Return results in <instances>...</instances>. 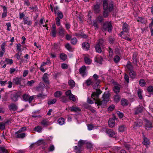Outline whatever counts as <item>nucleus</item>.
Masks as SVG:
<instances>
[{
	"label": "nucleus",
	"mask_w": 153,
	"mask_h": 153,
	"mask_svg": "<svg viewBox=\"0 0 153 153\" xmlns=\"http://www.w3.org/2000/svg\"><path fill=\"white\" fill-rule=\"evenodd\" d=\"M108 0H102V5L104 10L103 16L105 18H106L108 16L109 13L111 12L113 9V2H108Z\"/></svg>",
	"instance_id": "f257e3e1"
},
{
	"label": "nucleus",
	"mask_w": 153,
	"mask_h": 153,
	"mask_svg": "<svg viewBox=\"0 0 153 153\" xmlns=\"http://www.w3.org/2000/svg\"><path fill=\"white\" fill-rule=\"evenodd\" d=\"M100 80H98L97 81H96L95 83L93 85V88L96 89V91L93 92L91 95L92 98H98L99 95L102 93V91L98 88L101 87L100 85Z\"/></svg>",
	"instance_id": "f03ea898"
},
{
	"label": "nucleus",
	"mask_w": 153,
	"mask_h": 153,
	"mask_svg": "<svg viewBox=\"0 0 153 153\" xmlns=\"http://www.w3.org/2000/svg\"><path fill=\"white\" fill-rule=\"evenodd\" d=\"M113 29V26L111 22L107 21L104 23L102 27V30L103 31H108L109 33L112 32Z\"/></svg>",
	"instance_id": "7ed1b4c3"
},
{
	"label": "nucleus",
	"mask_w": 153,
	"mask_h": 153,
	"mask_svg": "<svg viewBox=\"0 0 153 153\" xmlns=\"http://www.w3.org/2000/svg\"><path fill=\"white\" fill-rule=\"evenodd\" d=\"M94 100H96V102H95L96 104H97L98 106L101 105L102 108H104L107 105V103L108 101L106 100H104L101 101L100 99L98 98H97L96 97L92 98Z\"/></svg>",
	"instance_id": "20e7f679"
},
{
	"label": "nucleus",
	"mask_w": 153,
	"mask_h": 153,
	"mask_svg": "<svg viewBox=\"0 0 153 153\" xmlns=\"http://www.w3.org/2000/svg\"><path fill=\"white\" fill-rule=\"evenodd\" d=\"M86 142L83 140H80L78 143V146H75L74 147V150L77 152H80L81 151L82 147L85 144Z\"/></svg>",
	"instance_id": "39448f33"
},
{
	"label": "nucleus",
	"mask_w": 153,
	"mask_h": 153,
	"mask_svg": "<svg viewBox=\"0 0 153 153\" xmlns=\"http://www.w3.org/2000/svg\"><path fill=\"white\" fill-rule=\"evenodd\" d=\"M19 96V92L15 91L11 94L10 98L12 101L16 102L17 101Z\"/></svg>",
	"instance_id": "423d86ee"
},
{
	"label": "nucleus",
	"mask_w": 153,
	"mask_h": 153,
	"mask_svg": "<svg viewBox=\"0 0 153 153\" xmlns=\"http://www.w3.org/2000/svg\"><path fill=\"white\" fill-rule=\"evenodd\" d=\"M100 4L97 2L96 4L94 5L93 7L94 12L95 13H98L100 11Z\"/></svg>",
	"instance_id": "0eeeda50"
},
{
	"label": "nucleus",
	"mask_w": 153,
	"mask_h": 153,
	"mask_svg": "<svg viewBox=\"0 0 153 153\" xmlns=\"http://www.w3.org/2000/svg\"><path fill=\"white\" fill-rule=\"evenodd\" d=\"M36 145L37 146H39L41 145H43V146L42 147V149H45L47 148V146L46 145V143L43 140H38L36 143H35Z\"/></svg>",
	"instance_id": "6e6552de"
},
{
	"label": "nucleus",
	"mask_w": 153,
	"mask_h": 153,
	"mask_svg": "<svg viewBox=\"0 0 153 153\" xmlns=\"http://www.w3.org/2000/svg\"><path fill=\"white\" fill-rule=\"evenodd\" d=\"M143 107L142 106H140V105L137 106L135 108L134 114L136 115L141 113L143 111Z\"/></svg>",
	"instance_id": "1a4fd4ad"
},
{
	"label": "nucleus",
	"mask_w": 153,
	"mask_h": 153,
	"mask_svg": "<svg viewBox=\"0 0 153 153\" xmlns=\"http://www.w3.org/2000/svg\"><path fill=\"white\" fill-rule=\"evenodd\" d=\"M146 123H145V128L148 130H149L153 127L152 124L150 121L149 120H146Z\"/></svg>",
	"instance_id": "9d476101"
},
{
	"label": "nucleus",
	"mask_w": 153,
	"mask_h": 153,
	"mask_svg": "<svg viewBox=\"0 0 153 153\" xmlns=\"http://www.w3.org/2000/svg\"><path fill=\"white\" fill-rule=\"evenodd\" d=\"M106 133L108 134L110 137H112L115 135L114 131L111 129L107 128L105 130Z\"/></svg>",
	"instance_id": "9b49d317"
},
{
	"label": "nucleus",
	"mask_w": 153,
	"mask_h": 153,
	"mask_svg": "<svg viewBox=\"0 0 153 153\" xmlns=\"http://www.w3.org/2000/svg\"><path fill=\"white\" fill-rule=\"evenodd\" d=\"M115 124L114 119L111 118H109L108 121V125L109 127L111 128H112L114 126Z\"/></svg>",
	"instance_id": "f8f14e48"
},
{
	"label": "nucleus",
	"mask_w": 153,
	"mask_h": 153,
	"mask_svg": "<svg viewBox=\"0 0 153 153\" xmlns=\"http://www.w3.org/2000/svg\"><path fill=\"white\" fill-rule=\"evenodd\" d=\"M82 47L86 51L89 50L90 48V45L87 42H85L82 44Z\"/></svg>",
	"instance_id": "ddd939ff"
},
{
	"label": "nucleus",
	"mask_w": 153,
	"mask_h": 153,
	"mask_svg": "<svg viewBox=\"0 0 153 153\" xmlns=\"http://www.w3.org/2000/svg\"><path fill=\"white\" fill-rule=\"evenodd\" d=\"M137 54L136 53H134L132 56L133 62L136 65H137Z\"/></svg>",
	"instance_id": "4468645a"
},
{
	"label": "nucleus",
	"mask_w": 153,
	"mask_h": 153,
	"mask_svg": "<svg viewBox=\"0 0 153 153\" xmlns=\"http://www.w3.org/2000/svg\"><path fill=\"white\" fill-rule=\"evenodd\" d=\"M29 18L27 16L25 18H24L23 22L25 25H30L32 24V22L30 20H28Z\"/></svg>",
	"instance_id": "2eb2a0df"
},
{
	"label": "nucleus",
	"mask_w": 153,
	"mask_h": 153,
	"mask_svg": "<svg viewBox=\"0 0 153 153\" xmlns=\"http://www.w3.org/2000/svg\"><path fill=\"white\" fill-rule=\"evenodd\" d=\"M70 108L71 111L76 112L77 111H81V109L79 108L78 107H75L74 105L71 107Z\"/></svg>",
	"instance_id": "dca6fc26"
},
{
	"label": "nucleus",
	"mask_w": 153,
	"mask_h": 153,
	"mask_svg": "<svg viewBox=\"0 0 153 153\" xmlns=\"http://www.w3.org/2000/svg\"><path fill=\"white\" fill-rule=\"evenodd\" d=\"M110 95L109 93H106V92H105L102 95L103 99L106 100L108 102V101Z\"/></svg>",
	"instance_id": "f3484780"
},
{
	"label": "nucleus",
	"mask_w": 153,
	"mask_h": 153,
	"mask_svg": "<svg viewBox=\"0 0 153 153\" xmlns=\"http://www.w3.org/2000/svg\"><path fill=\"white\" fill-rule=\"evenodd\" d=\"M65 30L62 27H60L59 28L58 33L60 36H63L65 34Z\"/></svg>",
	"instance_id": "a211bd4d"
},
{
	"label": "nucleus",
	"mask_w": 153,
	"mask_h": 153,
	"mask_svg": "<svg viewBox=\"0 0 153 153\" xmlns=\"http://www.w3.org/2000/svg\"><path fill=\"white\" fill-rule=\"evenodd\" d=\"M9 109L10 110H12L15 111L17 109V106L14 103H12L9 106Z\"/></svg>",
	"instance_id": "6ab92c4d"
},
{
	"label": "nucleus",
	"mask_w": 153,
	"mask_h": 153,
	"mask_svg": "<svg viewBox=\"0 0 153 153\" xmlns=\"http://www.w3.org/2000/svg\"><path fill=\"white\" fill-rule=\"evenodd\" d=\"M102 58L100 56L98 57H96L94 59L95 62L100 64H102Z\"/></svg>",
	"instance_id": "aec40b11"
},
{
	"label": "nucleus",
	"mask_w": 153,
	"mask_h": 153,
	"mask_svg": "<svg viewBox=\"0 0 153 153\" xmlns=\"http://www.w3.org/2000/svg\"><path fill=\"white\" fill-rule=\"evenodd\" d=\"M48 74L45 73L44 74L43 77L42 78L43 81L46 83H49V81L48 80Z\"/></svg>",
	"instance_id": "412c9836"
},
{
	"label": "nucleus",
	"mask_w": 153,
	"mask_h": 153,
	"mask_svg": "<svg viewBox=\"0 0 153 153\" xmlns=\"http://www.w3.org/2000/svg\"><path fill=\"white\" fill-rule=\"evenodd\" d=\"M99 44H97L95 46V48L97 52L99 53H101L102 52L101 46Z\"/></svg>",
	"instance_id": "4be33fe9"
},
{
	"label": "nucleus",
	"mask_w": 153,
	"mask_h": 153,
	"mask_svg": "<svg viewBox=\"0 0 153 153\" xmlns=\"http://www.w3.org/2000/svg\"><path fill=\"white\" fill-rule=\"evenodd\" d=\"M128 25L126 23L123 24L122 27V30L123 31L125 32H128Z\"/></svg>",
	"instance_id": "5701e85b"
},
{
	"label": "nucleus",
	"mask_w": 153,
	"mask_h": 153,
	"mask_svg": "<svg viewBox=\"0 0 153 153\" xmlns=\"http://www.w3.org/2000/svg\"><path fill=\"white\" fill-rule=\"evenodd\" d=\"M3 9V12L2 14V18L5 17L7 16V8L6 7L4 6H1Z\"/></svg>",
	"instance_id": "b1692460"
},
{
	"label": "nucleus",
	"mask_w": 153,
	"mask_h": 153,
	"mask_svg": "<svg viewBox=\"0 0 153 153\" xmlns=\"http://www.w3.org/2000/svg\"><path fill=\"white\" fill-rule=\"evenodd\" d=\"M143 144L147 145H149L150 144V142L149 141V140L147 137H144L143 138Z\"/></svg>",
	"instance_id": "393cba45"
},
{
	"label": "nucleus",
	"mask_w": 153,
	"mask_h": 153,
	"mask_svg": "<svg viewBox=\"0 0 153 153\" xmlns=\"http://www.w3.org/2000/svg\"><path fill=\"white\" fill-rule=\"evenodd\" d=\"M59 57L60 59L63 61H65L67 59V55L64 53H61L60 54Z\"/></svg>",
	"instance_id": "a878e982"
},
{
	"label": "nucleus",
	"mask_w": 153,
	"mask_h": 153,
	"mask_svg": "<svg viewBox=\"0 0 153 153\" xmlns=\"http://www.w3.org/2000/svg\"><path fill=\"white\" fill-rule=\"evenodd\" d=\"M86 69V67L85 65L82 66L80 68L79 70V72L80 74H84L85 71Z\"/></svg>",
	"instance_id": "bb28decb"
},
{
	"label": "nucleus",
	"mask_w": 153,
	"mask_h": 153,
	"mask_svg": "<svg viewBox=\"0 0 153 153\" xmlns=\"http://www.w3.org/2000/svg\"><path fill=\"white\" fill-rule=\"evenodd\" d=\"M120 88L118 86H115L113 88V91L116 94H118L120 92Z\"/></svg>",
	"instance_id": "cd10ccee"
},
{
	"label": "nucleus",
	"mask_w": 153,
	"mask_h": 153,
	"mask_svg": "<svg viewBox=\"0 0 153 153\" xmlns=\"http://www.w3.org/2000/svg\"><path fill=\"white\" fill-rule=\"evenodd\" d=\"M68 85L70 86L71 88H73L75 86V82L73 80L70 79L68 82Z\"/></svg>",
	"instance_id": "c85d7f7f"
},
{
	"label": "nucleus",
	"mask_w": 153,
	"mask_h": 153,
	"mask_svg": "<svg viewBox=\"0 0 153 153\" xmlns=\"http://www.w3.org/2000/svg\"><path fill=\"white\" fill-rule=\"evenodd\" d=\"M41 124L43 126H47L49 125V122L46 119H44L42 121Z\"/></svg>",
	"instance_id": "c756f323"
},
{
	"label": "nucleus",
	"mask_w": 153,
	"mask_h": 153,
	"mask_svg": "<svg viewBox=\"0 0 153 153\" xmlns=\"http://www.w3.org/2000/svg\"><path fill=\"white\" fill-rule=\"evenodd\" d=\"M121 105L123 106L127 105L128 104V101L125 99H123L121 102Z\"/></svg>",
	"instance_id": "7c9ffc66"
},
{
	"label": "nucleus",
	"mask_w": 153,
	"mask_h": 153,
	"mask_svg": "<svg viewBox=\"0 0 153 153\" xmlns=\"http://www.w3.org/2000/svg\"><path fill=\"white\" fill-rule=\"evenodd\" d=\"M129 74L131 78L132 79L135 78L136 75V73L133 70L130 71Z\"/></svg>",
	"instance_id": "2f4dec72"
},
{
	"label": "nucleus",
	"mask_w": 153,
	"mask_h": 153,
	"mask_svg": "<svg viewBox=\"0 0 153 153\" xmlns=\"http://www.w3.org/2000/svg\"><path fill=\"white\" fill-rule=\"evenodd\" d=\"M30 96L29 94H25L22 96L23 100L25 101H28V100Z\"/></svg>",
	"instance_id": "473e14b6"
},
{
	"label": "nucleus",
	"mask_w": 153,
	"mask_h": 153,
	"mask_svg": "<svg viewBox=\"0 0 153 153\" xmlns=\"http://www.w3.org/2000/svg\"><path fill=\"white\" fill-rule=\"evenodd\" d=\"M147 90V91L151 94H153V86L150 85L148 87Z\"/></svg>",
	"instance_id": "72a5a7b5"
},
{
	"label": "nucleus",
	"mask_w": 153,
	"mask_h": 153,
	"mask_svg": "<svg viewBox=\"0 0 153 153\" xmlns=\"http://www.w3.org/2000/svg\"><path fill=\"white\" fill-rule=\"evenodd\" d=\"M153 25V19L152 20L151 22L149 25V27L150 28L151 35L152 36H153V29L152 27Z\"/></svg>",
	"instance_id": "f704fd0d"
},
{
	"label": "nucleus",
	"mask_w": 153,
	"mask_h": 153,
	"mask_svg": "<svg viewBox=\"0 0 153 153\" xmlns=\"http://www.w3.org/2000/svg\"><path fill=\"white\" fill-rule=\"evenodd\" d=\"M33 130L35 131L40 132L42 130V127L39 126H37L34 128Z\"/></svg>",
	"instance_id": "c9c22d12"
},
{
	"label": "nucleus",
	"mask_w": 153,
	"mask_h": 153,
	"mask_svg": "<svg viewBox=\"0 0 153 153\" xmlns=\"http://www.w3.org/2000/svg\"><path fill=\"white\" fill-rule=\"evenodd\" d=\"M139 84L141 86H144L146 84L145 81L143 79H141L140 80Z\"/></svg>",
	"instance_id": "e433bc0d"
},
{
	"label": "nucleus",
	"mask_w": 153,
	"mask_h": 153,
	"mask_svg": "<svg viewBox=\"0 0 153 153\" xmlns=\"http://www.w3.org/2000/svg\"><path fill=\"white\" fill-rule=\"evenodd\" d=\"M62 94V93L61 92L59 91H57L56 92L54 93V96L56 97H59Z\"/></svg>",
	"instance_id": "4c0bfd02"
},
{
	"label": "nucleus",
	"mask_w": 153,
	"mask_h": 153,
	"mask_svg": "<svg viewBox=\"0 0 153 153\" xmlns=\"http://www.w3.org/2000/svg\"><path fill=\"white\" fill-rule=\"evenodd\" d=\"M13 84L18 85L19 84V78L18 77H16L13 79Z\"/></svg>",
	"instance_id": "58836bf2"
},
{
	"label": "nucleus",
	"mask_w": 153,
	"mask_h": 153,
	"mask_svg": "<svg viewBox=\"0 0 153 153\" xmlns=\"http://www.w3.org/2000/svg\"><path fill=\"white\" fill-rule=\"evenodd\" d=\"M64 118L61 117L58 120V122L60 125H62L64 123Z\"/></svg>",
	"instance_id": "ea45409f"
},
{
	"label": "nucleus",
	"mask_w": 153,
	"mask_h": 153,
	"mask_svg": "<svg viewBox=\"0 0 153 153\" xmlns=\"http://www.w3.org/2000/svg\"><path fill=\"white\" fill-rule=\"evenodd\" d=\"M114 101L117 103L118 102L120 99V96L118 95H116L114 96Z\"/></svg>",
	"instance_id": "a19ab883"
},
{
	"label": "nucleus",
	"mask_w": 153,
	"mask_h": 153,
	"mask_svg": "<svg viewBox=\"0 0 153 153\" xmlns=\"http://www.w3.org/2000/svg\"><path fill=\"white\" fill-rule=\"evenodd\" d=\"M142 91H141L140 89H138L137 91V94L138 95V97L141 100L143 99V97L142 95Z\"/></svg>",
	"instance_id": "79ce46f5"
},
{
	"label": "nucleus",
	"mask_w": 153,
	"mask_h": 153,
	"mask_svg": "<svg viewBox=\"0 0 153 153\" xmlns=\"http://www.w3.org/2000/svg\"><path fill=\"white\" fill-rule=\"evenodd\" d=\"M84 61L85 63L88 65H89L91 63L90 59L87 57L86 56L85 57Z\"/></svg>",
	"instance_id": "37998d69"
},
{
	"label": "nucleus",
	"mask_w": 153,
	"mask_h": 153,
	"mask_svg": "<svg viewBox=\"0 0 153 153\" xmlns=\"http://www.w3.org/2000/svg\"><path fill=\"white\" fill-rule=\"evenodd\" d=\"M68 100V98L66 97L63 96L60 98V101L64 103H66Z\"/></svg>",
	"instance_id": "c03bdc74"
},
{
	"label": "nucleus",
	"mask_w": 153,
	"mask_h": 153,
	"mask_svg": "<svg viewBox=\"0 0 153 153\" xmlns=\"http://www.w3.org/2000/svg\"><path fill=\"white\" fill-rule=\"evenodd\" d=\"M120 59V57L118 55L115 56L114 58V62L116 63H117L119 62Z\"/></svg>",
	"instance_id": "a18cd8bd"
},
{
	"label": "nucleus",
	"mask_w": 153,
	"mask_h": 153,
	"mask_svg": "<svg viewBox=\"0 0 153 153\" xmlns=\"http://www.w3.org/2000/svg\"><path fill=\"white\" fill-rule=\"evenodd\" d=\"M141 126V123L140 122H138V121H137L136 122H134V127H140Z\"/></svg>",
	"instance_id": "49530a36"
},
{
	"label": "nucleus",
	"mask_w": 153,
	"mask_h": 153,
	"mask_svg": "<svg viewBox=\"0 0 153 153\" xmlns=\"http://www.w3.org/2000/svg\"><path fill=\"white\" fill-rule=\"evenodd\" d=\"M0 153H8V152L7 150L4 147L0 148Z\"/></svg>",
	"instance_id": "de8ad7c7"
},
{
	"label": "nucleus",
	"mask_w": 153,
	"mask_h": 153,
	"mask_svg": "<svg viewBox=\"0 0 153 153\" xmlns=\"http://www.w3.org/2000/svg\"><path fill=\"white\" fill-rule=\"evenodd\" d=\"M130 64L128 63L126 67L130 71L133 70V67L131 64V63L129 62Z\"/></svg>",
	"instance_id": "09e8293b"
},
{
	"label": "nucleus",
	"mask_w": 153,
	"mask_h": 153,
	"mask_svg": "<svg viewBox=\"0 0 153 153\" xmlns=\"http://www.w3.org/2000/svg\"><path fill=\"white\" fill-rule=\"evenodd\" d=\"M65 47L69 51H73L72 48L69 43H68L65 45Z\"/></svg>",
	"instance_id": "8fccbe9b"
},
{
	"label": "nucleus",
	"mask_w": 153,
	"mask_h": 153,
	"mask_svg": "<svg viewBox=\"0 0 153 153\" xmlns=\"http://www.w3.org/2000/svg\"><path fill=\"white\" fill-rule=\"evenodd\" d=\"M56 101V100L55 99H53L51 100L48 102V105H50L54 104Z\"/></svg>",
	"instance_id": "3c124183"
},
{
	"label": "nucleus",
	"mask_w": 153,
	"mask_h": 153,
	"mask_svg": "<svg viewBox=\"0 0 153 153\" xmlns=\"http://www.w3.org/2000/svg\"><path fill=\"white\" fill-rule=\"evenodd\" d=\"M24 80H20V87H24L26 84V82L24 81Z\"/></svg>",
	"instance_id": "603ef678"
},
{
	"label": "nucleus",
	"mask_w": 153,
	"mask_h": 153,
	"mask_svg": "<svg viewBox=\"0 0 153 153\" xmlns=\"http://www.w3.org/2000/svg\"><path fill=\"white\" fill-rule=\"evenodd\" d=\"M77 42V39L75 37L71 39V43L73 45H75Z\"/></svg>",
	"instance_id": "864d4df0"
},
{
	"label": "nucleus",
	"mask_w": 153,
	"mask_h": 153,
	"mask_svg": "<svg viewBox=\"0 0 153 153\" xmlns=\"http://www.w3.org/2000/svg\"><path fill=\"white\" fill-rule=\"evenodd\" d=\"M115 108L114 105L112 104L110 106L107 108L108 111H113Z\"/></svg>",
	"instance_id": "5fc2aeb1"
},
{
	"label": "nucleus",
	"mask_w": 153,
	"mask_h": 153,
	"mask_svg": "<svg viewBox=\"0 0 153 153\" xmlns=\"http://www.w3.org/2000/svg\"><path fill=\"white\" fill-rule=\"evenodd\" d=\"M5 61L7 62V64H11L13 63L12 59H9L8 58H6L5 59Z\"/></svg>",
	"instance_id": "6e6d98bb"
},
{
	"label": "nucleus",
	"mask_w": 153,
	"mask_h": 153,
	"mask_svg": "<svg viewBox=\"0 0 153 153\" xmlns=\"http://www.w3.org/2000/svg\"><path fill=\"white\" fill-rule=\"evenodd\" d=\"M93 26H94L95 29H97L99 28L97 22L95 20H94L93 21Z\"/></svg>",
	"instance_id": "4d7b16f0"
},
{
	"label": "nucleus",
	"mask_w": 153,
	"mask_h": 153,
	"mask_svg": "<svg viewBox=\"0 0 153 153\" xmlns=\"http://www.w3.org/2000/svg\"><path fill=\"white\" fill-rule=\"evenodd\" d=\"M103 19L102 16H99L97 17V21L100 23H102L103 22Z\"/></svg>",
	"instance_id": "13d9d810"
},
{
	"label": "nucleus",
	"mask_w": 153,
	"mask_h": 153,
	"mask_svg": "<svg viewBox=\"0 0 153 153\" xmlns=\"http://www.w3.org/2000/svg\"><path fill=\"white\" fill-rule=\"evenodd\" d=\"M125 128V126L122 125L119 126V131L120 132H123Z\"/></svg>",
	"instance_id": "bf43d9fd"
},
{
	"label": "nucleus",
	"mask_w": 153,
	"mask_h": 153,
	"mask_svg": "<svg viewBox=\"0 0 153 153\" xmlns=\"http://www.w3.org/2000/svg\"><path fill=\"white\" fill-rule=\"evenodd\" d=\"M123 145L127 150H129L130 149V145L128 144H127L126 143H123Z\"/></svg>",
	"instance_id": "052dcab7"
},
{
	"label": "nucleus",
	"mask_w": 153,
	"mask_h": 153,
	"mask_svg": "<svg viewBox=\"0 0 153 153\" xmlns=\"http://www.w3.org/2000/svg\"><path fill=\"white\" fill-rule=\"evenodd\" d=\"M85 144H86V147L88 149H90L92 148V144L89 142L85 143Z\"/></svg>",
	"instance_id": "680f3d73"
},
{
	"label": "nucleus",
	"mask_w": 153,
	"mask_h": 153,
	"mask_svg": "<svg viewBox=\"0 0 153 153\" xmlns=\"http://www.w3.org/2000/svg\"><path fill=\"white\" fill-rule=\"evenodd\" d=\"M57 15L59 18L62 19L63 18V15L61 11H59L57 13Z\"/></svg>",
	"instance_id": "e2e57ef3"
},
{
	"label": "nucleus",
	"mask_w": 153,
	"mask_h": 153,
	"mask_svg": "<svg viewBox=\"0 0 153 153\" xmlns=\"http://www.w3.org/2000/svg\"><path fill=\"white\" fill-rule=\"evenodd\" d=\"M5 124L4 123H0V129L2 130L4 129L5 128Z\"/></svg>",
	"instance_id": "0e129e2a"
},
{
	"label": "nucleus",
	"mask_w": 153,
	"mask_h": 153,
	"mask_svg": "<svg viewBox=\"0 0 153 153\" xmlns=\"http://www.w3.org/2000/svg\"><path fill=\"white\" fill-rule=\"evenodd\" d=\"M56 24L57 26H59L60 25V20L58 17H57L56 19Z\"/></svg>",
	"instance_id": "69168bd1"
},
{
	"label": "nucleus",
	"mask_w": 153,
	"mask_h": 153,
	"mask_svg": "<svg viewBox=\"0 0 153 153\" xmlns=\"http://www.w3.org/2000/svg\"><path fill=\"white\" fill-rule=\"evenodd\" d=\"M69 99L73 101H76L75 97L74 95L72 94H71V95L69 96Z\"/></svg>",
	"instance_id": "338daca9"
},
{
	"label": "nucleus",
	"mask_w": 153,
	"mask_h": 153,
	"mask_svg": "<svg viewBox=\"0 0 153 153\" xmlns=\"http://www.w3.org/2000/svg\"><path fill=\"white\" fill-rule=\"evenodd\" d=\"M61 68L63 69H67L68 68V65L66 64L62 63L61 64Z\"/></svg>",
	"instance_id": "774afa93"
}]
</instances>
